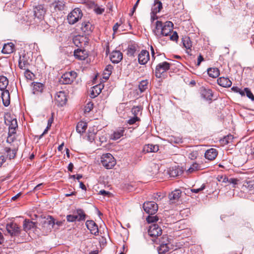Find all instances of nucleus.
<instances>
[{
	"mask_svg": "<svg viewBox=\"0 0 254 254\" xmlns=\"http://www.w3.org/2000/svg\"><path fill=\"white\" fill-rule=\"evenodd\" d=\"M173 24L171 21L162 23L160 21L156 22L155 29L153 33L157 38H160L163 36H167L173 31Z\"/></svg>",
	"mask_w": 254,
	"mask_h": 254,
	"instance_id": "obj_1",
	"label": "nucleus"
},
{
	"mask_svg": "<svg viewBox=\"0 0 254 254\" xmlns=\"http://www.w3.org/2000/svg\"><path fill=\"white\" fill-rule=\"evenodd\" d=\"M101 162L107 169L112 168L116 164V160L110 153L103 154L101 158Z\"/></svg>",
	"mask_w": 254,
	"mask_h": 254,
	"instance_id": "obj_2",
	"label": "nucleus"
},
{
	"mask_svg": "<svg viewBox=\"0 0 254 254\" xmlns=\"http://www.w3.org/2000/svg\"><path fill=\"white\" fill-rule=\"evenodd\" d=\"M82 17V13L81 10L76 8L74 9L67 16V20L70 24H74L80 19Z\"/></svg>",
	"mask_w": 254,
	"mask_h": 254,
	"instance_id": "obj_3",
	"label": "nucleus"
},
{
	"mask_svg": "<svg viewBox=\"0 0 254 254\" xmlns=\"http://www.w3.org/2000/svg\"><path fill=\"white\" fill-rule=\"evenodd\" d=\"M77 76V73L75 71L67 72L63 74L60 79L59 82L63 84H71Z\"/></svg>",
	"mask_w": 254,
	"mask_h": 254,
	"instance_id": "obj_4",
	"label": "nucleus"
},
{
	"mask_svg": "<svg viewBox=\"0 0 254 254\" xmlns=\"http://www.w3.org/2000/svg\"><path fill=\"white\" fill-rule=\"evenodd\" d=\"M85 214L82 210H77L72 215L66 216L67 221L68 222H74L75 221L84 220L85 218Z\"/></svg>",
	"mask_w": 254,
	"mask_h": 254,
	"instance_id": "obj_5",
	"label": "nucleus"
},
{
	"mask_svg": "<svg viewBox=\"0 0 254 254\" xmlns=\"http://www.w3.org/2000/svg\"><path fill=\"white\" fill-rule=\"evenodd\" d=\"M144 210L148 214L152 215L155 214L158 208V205L154 201H148L143 204Z\"/></svg>",
	"mask_w": 254,
	"mask_h": 254,
	"instance_id": "obj_6",
	"label": "nucleus"
},
{
	"mask_svg": "<svg viewBox=\"0 0 254 254\" xmlns=\"http://www.w3.org/2000/svg\"><path fill=\"white\" fill-rule=\"evenodd\" d=\"M170 64L166 62L159 64L156 67L155 75L157 78L161 77V75L170 69Z\"/></svg>",
	"mask_w": 254,
	"mask_h": 254,
	"instance_id": "obj_7",
	"label": "nucleus"
},
{
	"mask_svg": "<svg viewBox=\"0 0 254 254\" xmlns=\"http://www.w3.org/2000/svg\"><path fill=\"white\" fill-rule=\"evenodd\" d=\"M6 228L8 234L11 236H17L20 233V228L15 223L11 222L7 224Z\"/></svg>",
	"mask_w": 254,
	"mask_h": 254,
	"instance_id": "obj_8",
	"label": "nucleus"
},
{
	"mask_svg": "<svg viewBox=\"0 0 254 254\" xmlns=\"http://www.w3.org/2000/svg\"><path fill=\"white\" fill-rule=\"evenodd\" d=\"M31 62V60L28 54H24L20 56L19 59V67L22 69L28 68Z\"/></svg>",
	"mask_w": 254,
	"mask_h": 254,
	"instance_id": "obj_9",
	"label": "nucleus"
},
{
	"mask_svg": "<svg viewBox=\"0 0 254 254\" xmlns=\"http://www.w3.org/2000/svg\"><path fill=\"white\" fill-rule=\"evenodd\" d=\"M56 104L58 106H63L65 104L67 98L66 94L64 91H60L56 93L55 97Z\"/></svg>",
	"mask_w": 254,
	"mask_h": 254,
	"instance_id": "obj_10",
	"label": "nucleus"
},
{
	"mask_svg": "<svg viewBox=\"0 0 254 254\" xmlns=\"http://www.w3.org/2000/svg\"><path fill=\"white\" fill-rule=\"evenodd\" d=\"M148 233L151 237H158L162 234V230L157 224H153L149 226Z\"/></svg>",
	"mask_w": 254,
	"mask_h": 254,
	"instance_id": "obj_11",
	"label": "nucleus"
},
{
	"mask_svg": "<svg viewBox=\"0 0 254 254\" xmlns=\"http://www.w3.org/2000/svg\"><path fill=\"white\" fill-rule=\"evenodd\" d=\"M85 225L87 229L90 231L92 234L95 236L98 235L99 233L98 227L95 222L93 220H87Z\"/></svg>",
	"mask_w": 254,
	"mask_h": 254,
	"instance_id": "obj_12",
	"label": "nucleus"
},
{
	"mask_svg": "<svg viewBox=\"0 0 254 254\" xmlns=\"http://www.w3.org/2000/svg\"><path fill=\"white\" fill-rule=\"evenodd\" d=\"M34 15L39 19H42L46 13L43 5H38L34 9Z\"/></svg>",
	"mask_w": 254,
	"mask_h": 254,
	"instance_id": "obj_13",
	"label": "nucleus"
},
{
	"mask_svg": "<svg viewBox=\"0 0 254 254\" xmlns=\"http://www.w3.org/2000/svg\"><path fill=\"white\" fill-rule=\"evenodd\" d=\"M149 59V52L146 50H142L138 55V62L141 64H145Z\"/></svg>",
	"mask_w": 254,
	"mask_h": 254,
	"instance_id": "obj_14",
	"label": "nucleus"
},
{
	"mask_svg": "<svg viewBox=\"0 0 254 254\" xmlns=\"http://www.w3.org/2000/svg\"><path fill=\"white\" fill-rule=\"evenodd\" d=\"M110 58L112 63H118L122 60L123 55L119 51H115L111 53Z\"/></svg>",
	"mask_w": 254,
	"mask_h": 254,
	"instance_id": "obj_15",
	"label": "nucleus"
},
{
	"mask_svg": "<svg viewBox=\"0 0 254 254\" xmlns=\"http://www.w3.org/2000/svg\"><path fill=\"white\" fill-rule=\"evenodd\" d=\"M218 155V152L214 148H210L206 151L205 153V157L209 160H213Z\"/></svg>",
	"mask_w": 254,
	"mask_h": 254,
	"instance_id": "obj_16",
	"label": "nucleus"
},
{
	"mask_svg": "<svg viewBox=\"0 0 254 254\" xmlns=\"http://www.w3.org/2000/svg\"><path fill=\"white\" fill-rule=\"evenodd\" d=\"M218 84L223 87H229L232 85L231 81L227 77H220L217 79Z\"/></svg>",
	"mask_w": 254,
	"mask_h": 254,
	"instance_id": "obj_17",
	"label": "nucleus"
},
{
	"mask_svg": "<svg viewBox=\"0 0 254 254\" xmlns=\"http://www.w3.org/2000/svg\"><path fill=\"white\" fill-rule=\"evenodd\" d=\"M159 150V146L157 144H148L144 146L143 151L145 153L156 152Z\"/></svg>",
	"mask_w": 254,
	"mask_h": 254,
	"instance_id": "obj_18",
	"label": "nucleus"
},
{
	"mask_svg": "<svg viewBox=\"0 0 254 254\" xmlns=\"http://www.w3.org/2000/svg\"><path fill=\"white\" fill-rule=\"evenodd\" d=\"M14 51V45L11 43L4 44L2 49V53L4 54H9Z\"/></svg>",
	"mask_w": 254,
	"mask_h": 254,
	"instance_id": "obj_19",
	"label": "nucleus"
},
{
	"mask_svg": "<svg viewBox=\"0 0 254 254\" xmlns=\"http://www.w3.org/2000/svg\"><path fill=\"white\" fill-rule=\"evenodd\" d=\"M181 191L179 190H176L169 195V198L171 203H175L178 200L180 197Z\"/></svg>",
	"mask_w": 254,
	"mask_h": 254,
	"instance_id": "obj_20",
	"label": "nucleus"
},
{
	"mask_svg": "<svg viewBox=\"0 0 254 254\" xmlns=\"http://www.w3.org/2000/svg\"><path fill=\"white\" fill-rule=\"evenodd\" d=\"M103 86L101 84L96 85L92 88L90 93V97L95 98L97 97L102 91Z\"/></svg>",
	"mask_w": 254,
	"mask_h": 254,
	"instance_id": "obj_21",
	"label": "nucleus"
},
{
	"mask_svg": "<svg viewBox=\"0 0 254 254\" xmlns=\"http://www.w3.org/2000/svg\"><path fill=\"white\" fill-rule=\"evenodd\" d=\"M1 96L3 105L4 106H8L10 104V96L8 90H2Z\"/></svg>",
	"mask_w": 254,
	"mask_h": 254,
	"instance_id": "obj_22",
	"label": "nucleus"
},
{
	"mask_svg": "<svg viewBox=\"0 0 254 254\" xmlns=\"http://www.w3.org/2000/svg\"><path fill=\"white\" fill-rule=\"evenodd\" d=\"M162 8V2L159 0H155L153 5L152 7V13L156 14L161 11Z\"/></svg>",
	"mask_w": 254,
	"mask_h": 254,
	"instance_id": "obj_23",
	"label": "nucleus"
},
{
	"mask_svg": "<svg viewBox=\"0 0 254 254\" xmlns=\"http://www.w3.org/2000/svg\"><path fill=\"white\" fill-rule=\"evenodd\" d=\"M93 26L89 22H84L82 23L81 30L86 34H89L93 30Z\"/></svg>",
	"mask_w": 254,
	"mask_h": 254,
	"instance_id": "obj_24",
	"label": "nucleus"
},
{
	"mask_svg": "<svg viewBox=\"0 0 254 254\" xmlns=\"http://www.w3.org/2000/svg\"><path fill=\"white\" fill-rule=\"evenodd\" d=\"M74 55L76 58L80 60H83L87 57L86 51L79 49L74 51Z\"/></svg>",
	"mask_w": 254,
	"mask_h": 254,
	"instance_id": "obj_25",
	"label": "nucleus"
},
{
	"mask_svg": "<svg viewBox=\"0 0 254 254\" xmlns=\"http://www.w3.org/2000/svg\"><path fill=\"white\" fill-rule=\"evenodd\" d=\"M23 227L24 230L27 232L32 228L36 227L35 223L30 221L29 220L25 219L23 222Z\"/></svg>",
	"mask_w": 254,
	"mask_h": 254,
	"instance_id": "obj_26",
	"label": "nucleus"
},
{
	"mask_svg": "<svg viewBox=\"0 0 254 254\" xmlns=\"http://www.w3.org/2000/svg\"><path fill=\"white\" fill-rule=\"evenodd\" d=\"M44 88V85L39 82H35L33 84V93L38 94L41 93Z\"/></svg>",
	"mask_w": 254,
	"mask_h": 254,
	"instance_id": "obj_27",
	"label": "nucleus"
},
{
	"mask_svg": "<svg viewBox=\"0 0 254 254\" xmlns=\"http://www.w3.org/2000/svg\"><path fill=\"white\" fill-rule=\"evenodd\" d=\"M183 43L184 46L187 50V53L189 55H191L190 52L191 51V48L192 46L191 42L190 40V38L185 37L183 39Z\"/></svg>",
	"mask_w": 254,
	"mask_h": 254,
	"instance_id": "obj_28",
	"label": "nucleus"
},
{
	"mask_svg": "<svg viewBox=\"0 0 254 254\" xmlns=\"http://www.w3.org/2000/svg\"><path fill=\"white\" fill-rule=\"evenodd\" d=\"M87 127V124L84 122H79L76 126V131L79 133L85 132Z\"/></svg>",
	"mask_w": 254,
	"mask_h": 254,
	"instance_id": "obj_29",
	"label": "nucleus"
},
{
	"mask_svg": "<svg viewBox=\"0 0 254 254\" xmlns=\"http://www.w3.org/2000/svg\"><path fill=\"white\" fill-rule=\"evenodd\" d=\"M55 224V219L52 216H49L44 221V226L47 225L49 227V229L51 230L53 228Z\"/></svg>",
	"mask_w": 254,
	"mask_h": 254,
	"instance_id": "obj_30",
	"label": "nucleus"
},
{
	"mask_svg": "<svg viewBox=\"0 0 254 254\" xmlns=\"http://www.w3.org/2000/svg\"><path fill=\"white\" fill-rule=\"evenodd\" d=\"M8 84L7 78L4 76H0V90L1 91L6 90V88Z\"/></svg>",
	"mask_w": 254,
	"mask_h": 254,
	"instance_id": "obj_31",
	"label": "nucleus"
},
{
	"mask_svg": "<svg viewBox=\"0 0 254 254\" xmlns=\"http://www.w3.org/2000/svg\"><path fill=\"white\" fill-rule=\"evenodd\" d=\"M207 73L212 78H216L220 74L219 70L217 68H209L207 69Z\"/></svg>",
	"mask_w": 254,
	"mask_h": 254,
	"instance_id": "obj_32",
	"label": "nucleus"
},
{
	"mask_svg": "<svg viewBox=\"0 0 254 254\" xmlns=\"http://www.w3.org/2000/svg\"><path fill=\"white\" fill-rule=\"evenodd\" d=\"M113 67L111 64L107 65L103 71V78L108 79L112 73Z\"/></svg>",
	"mask_w": 254,
	"mask_h": 254,
	"instance_id": "obj_33",
	"label": "nucleus"
},
{
	"mask_svg": "<svg viewBox=\"0 0 254 254\" xmlns=\"http://www.w3.org/2000/svg\"><path fill=\"white\" fill-rule=\"evenodd\" d=\"M202 95L207 100H211L213 96L212 91L209 89L204 88L201 91Z\"/></svg>",
	"mask_w": 254,
	"mask_h": 254,
	"instance_id": "obj_34",
	"label": "nucleus"
},
{
	"mask_svg": "<svg viewBox=\"0 0 254 254\" xmlns=\"http://www.w3.org/2000/svg\"><path fill=\"white\" fill-rule=\"evenodd\" d=\"M124 133V129H120L115 131L114 133L112 135L111 138L113 140H117L119 139L121 136H123Z\"/></svg>",
	"mask_w": 254,
	"mask_h": 254,
	"instance_id": "obj_35",
	"label": "nucleus"
},
{
	"mask_svg": "<svg viewBox=\"0 0 254 254\" xmlns=\"http://www.w3.org/2000/svg\"><path fill=\"white\" fill-rule=\"evenodd\" d=\"M169 249L170 246L167 245L166 244H160L157 250L159 254H165L169 252Z\"/></svg>",
	"mask_w": 254,
	"mask_h": 254,
	"instance_id": "obj_36",
	"label": "nucleus"
},
{
	"mask_svg": "<svg viewBox=\"0 0 254 254\" xmlns=\"http://www.w3.org/2000/svg\"><path fill=\"white\" fill-rule=\"evenodd\" d=\"M5 151L7 153V156L9 157L10 160L13 159L16 154V149H11L10 148L5 147L4 149Z\"/></svg>",
	"mask_w": 254,
	"mask_h": 254,
	"instance_id": "obj_37",
	"label": "nucleus"
},
{
	"mask_svg": "<svg viewBox=\"0 0 254 254\" xmlns=\"http://www.w3.org/2000/svg\"><path fill=\"white\" fill-rule=\"evenodd\" d=\"M201 169V166L197 163H193L188 169L187 172L190 173H193Z\"/></svg>",
	"mask_w": 254,
	"mask_h": 254,
	"instance_id": "obj_38",
	"label": "nucleus"
},
{
	"mask_svg": "<svg viewBox=\"0 0 254 254\" xmlns=\"http://www.w3.org/2000/svg\"><path fill=\"white\" fill-rule=\"evenodd\" d=\"M55 9L58 10H64V3L63 1H58L55 2L54 4Z\"/></svg>",
	"mask_w": 254,
	"mask_h": 254,
	"instance_id": "obj_39",
	"label": "nucleus"
},
{
	"mask_svg": "<svg viewBox=\"0 0 254 254\" xmlns=\"http://www.w3.org/2000/svg\"><path fill=\"white\" fill-rule=\"evenodd\" d=\"M168 174L170 176V177H176L179 176V171L178 169H175L173 167L170 168L169 170H168Z\"/></svg>",
	"mask_w": 254,
	"mask_h": 254,
	"instance_id": "obj_40",
	"label": "nucleus"
},
{
	"mask_svg": "<svg viewBox=\"0 0 254 254\" xmlns=\"http://www.w3.org/2000/svg\"><path fill=\"white\" fill-rule=\"evenodd\" d=\"M148 81L147 80H142L139 84V89L142 92L147 88Z\"/></svg>",
	"mask_w": 254,
	"mask_h": 254,
	"instance_id": "obj_41",
	"label": "nucleus"
},
{
	"mask_svg": "<svg viewBox=\"0 0 254 254\" xmlns=\"http://www.w3.org/2000/svg\"><path fill=\"white\" fill-rule=\"evenodd\" d=\"M243 91H245V95H246L252 101H254V95L249 88H245Z\"/></svg>",
	"mask_w": 254,
	"mask_h": 254,
	"instance_id": "obj_42",
	"label": "nucleus"
},
{
	"mask_svg": "<svg viewBox=\"0 0 254 254\" xmlns=\"http://www.w3.org/2000/svg\"><path fill=\"white\" fill-rule=\"evenodd\" d=\"M159 243L160 244H166L167 245L170 246V241L167 235L163 236L159 240Z\"/></svg>",
	"mask_w": 254,
	"mask_h": 254,
	"instance_id": "obj_43",
	"label": "nucleus"
},
{
	"mask_svg": "<svg viewBox=\"0 0 254 254\" xmlns=\"http://www.w3.org/2000/svg\"><path fill=\"white\" fill-rule=\"evenodd\" d=\"M141 108L139 106H134L131 109V113L133 115V116L135 117L138 116L139 113L141 112Z\"/></svg>",
	"mask_w": 254,
	"mask_h": 254,
	"instance_id": "obj_44",
	"label": "nucleus"
},
{
	"mask_svg": "<svg viewBox=\"0 0 254 254\" xmlns=\"http://www.w3.org/2000/svg\"><path fill=\"white\" fill-rule=\"evenodd\" d=\"M140 121V119L139 117L137 116H133L132 118H131L127 121V123L129 125H134L136 124V122H138Z\"/></svg>",
	"mask_w": 254,
	"mask_h": 254,
	"instance_id": "obj_45",
	"label": "nucleus"
},
{
	"mask_svg": "<svg viewBox=\"0 0 254 254\" xmlns=\"http://www.w3.org/2000/svg\"><path fill=\"white\" fill-rule=\"evenodd\" d=\"M93 108V104L89 102L86 104L84 107V112L85 113L90 112Z\"/></svg>",
	"mask_w": 254,
	"mask_h": 254,
	"instance_id": "obj_46",
	"label": "nucleus"
},
{
	"mask_svg": "<svg viewBox=\"0 0 254 254\" xmlns=\"http://www.w3.org/2000/svg\"><path fill=\"white\" fill-rule=\"evenodd\" d=\"M231 90L234 92L239 93L242 96H245V91H243V90L238 88V87L234 86L231 88Z\"/></svg>",
	"mask_w": 254,
	"mask_h": 254,
	"instance_id": "obj_47",
	"label": "nucleus"
},
{
	"mask_svg": "<svg viewBox=\"0 0 254 254\" xmlns=\"http://www.w3.org/2000/svg\"><path fill=\"white\" fill-rule=\"evenodd\" d=\"M158 219L156 216H149L146 219L147 221L149 223L156 222L158 221Z\"/></svg>",
	"mask_w": 254,
	"mask_h": 254,
	"instance_id": "obj_48",
	"label": "nucleus"
},
{
	"mask_svg": "<svg viewBox=\"0 0 254 254\" xmlns=\"http://www.w3.org/2000/svg\"><path fill=\"white\" fill-rule=\"evenodd\" d=\"M24 75L27 79H31L33 76V73L28 69V68L25 69Z\"/></svg>",
	"mask_w": 254,
	"mask_h": 254,
	"instance_id": "obj_49",
	"label": "nucleus"
},
{
	"mask_svg": "<svg viewBox=\"0 0 254 254\" xmlns=\"http://www.w3.org/2000/svg\"><path fill=\"white\" fill-rule=\"evenodd\" d=\"M198 156V152L196 151H192L189 154V158L191 160H194L197 158Z\"/></svg>",
	"mask_w": 254,
	"mask_h": 254,
	"instance_id": "obj_50",
	"label": "nucleus"
},
{
	"mask_svg": "<svg viewBox=\"0 0 254 254\" xmlns=\"http://www.w3.org/2000/svg\"><path fill=\"white\" fill-rule=\"evenodd\" d=\"M94 10L97 14H101L104 11L105 9L103 8L96 6L94 8Z\"/></svg>",
	"mask_w": 254,
	"mask_h": 254,
	"instance_id": "obj_51",
	"label": "nucleus"
},
{
	"mask_svg": "<svg viewBox=\"0 0 254 254\" xmlns=\"http://www.w3.org/2000/svg\"><path fill=\"white\" fill-rule=\"evenodd\" d=\"M17 127V121L15 119H13L11 121V124L9 125V127L11 129H15Z\"/></svg>",
	"mask_w": 254,
	"mask_h": 254,
	"instance_id": "obj_52",
	"label": "nucleus"
},
{
	"mask_svg": "<svg viewBox=\"0 0 254 254\" xmlns=\"http://www.w3.org/2000/svg\"><path fill=\"white\" fill-rule=\"evenodd\" d=\"M205 185L204 184H203L199 188L192 189L191 190V191L192 192L198 193L199 191L203 190L205 189Z\"/></svg>",
	"mask_w": 254,
	"mask_h": 254,
	"instance_id": "obj_53",
	"label": "nucleus"
},
{
	"mask_svg": "<svg viewBox=\"0 0 254 254\" xmlns=\"http://www.w3.org/2000/svg\"><path fill=\"white\" fill-rule=\"evenodd\" d=\"M170 39L172 41H177L178 35L176 32H173V34L170 36Z\"/></svg>",
	"mask_w": 254,
	"mask_h": 254,
	"instance_id": "obj_54",
	"label": "nucleus"
},
{
	"mask_svg": "<svg viewBox=\"0 0 254 254\" xmlns=\"http://www.w3.org/2000/svg\"><path fill=\"white\" fill-rule=\"evenodd\" d=\"M233 139V136L232 135H228L224 139V141H226L227 144L230 143Z\"/></svg>",
	"mask_w": 254,
	"mask_h": 254,
	"instance_id": "obj_55",
	"label": "nucleus"
},
{
	"mask_svg": "<svg viewBox=\"0 0 254 254\" xmlns=\"http://www.w3.org/2000/svg\"><path fill=\"white\" fill-rule=\"evenodd\" d=\"M238 181L239 180L237 179L231 178L229 179V184H233L234 185L233 188H235V185L237 184Z\"/></svg>",
	"mask_w": 254,
	"mask_h": 254,
	"instance_id": "obj_56",
	"label": "nucleus"
},
{
	"mask_svg": "<svg viewBox=\"0 0 254 254\" xmlns=\"http://www.w3.org/2000/svg\"><path fill=\"white\" fill-rule=\"evenodd\" d=\"M80 37H76L73 39V42L76 45V46L79 47V44H80Z\"/></svg>",
	"mask_w": 254,
	"mask_h": 254,
	"instance_id": "obj_57",
	"label": "nucleus"
},
{
	"mask_svg": "<svg viewBox=\"0 0 254 254\" xmlns=\"http://www.w3.org/2000/svg\"><path fill=\"white\" fill-rule=\"evenodd\" d=\"M120 24L118 23H116L113 27V30L114 31V34H115L117 32L118 29L119 27L120 26Z\"/></svg>",
	"mask_w": 254,
	"mask_h": 254,
	"instance_id": "obj_58",
	"label": "nucleus"
},
{
	"mask_svg": "<svg viewBox=\"0 0 254 254\" xmlns=\"http://www.w3.org/2000/svg\"><path fill=\"white\" fill-rule=\"evenodd\" d=\"M139 0H137V1L136 2V3H135L134 5L133 6V7L132 8V10L131 13H130V15H132L134 12L135 11L136 8L137 7L138 4L139 3Z\"/></svg>",
	"mask_w": 254,
	"mask_h": 254,
	"instance_id": "obj_59",
	"label": "nucleus"
},
{
	"mask_svg": "<svg viewBox=\"0 0 254 254\" xmlns=\"http://www.w3.org/2000/svg\"><path fill=\"white\" fill-rule=\"evenodd\" d=\"M95 134L94 133H91V134H89L88 135V138L89 140L90 141H92L93 140H94Z\"/></svg>",
	"mask_w": 254,
	"mask_h": 254,
	"instance_id": "obj_60",
	"label": "nucleus"
},
{
	"mask_svg": "<svg viewBox=\"0 0 254 254\" xmlns=\"http://www.w3.org/2000/svg\"><path fill=\"white\" fill-rule=\"evenodd\" d=\"M5 162V157L1 156L0 157V167Z\"/></svg>",
	"mask_w": 254,
	"mask_h": 254,
	"instance_id": "obj_61",
	"label": "nucleus"
},
{
	"mask_svg": "<svg viewBox=\"0 0 254 254\" xmlns=\"http://www.w3.org/2000/svg\"><path fill=\"white\" fill-rule=\"evenodd\" d=\"M203 60V58L202 57V56L200 55L198 57V59H197V65H199L201 62Z\"/></svg>",
	"mask_w": 254,
	"mask_h": 254,
	"instance_id": "obj_62",
	"label": "nucleus"
},
{
	"mask_svg": "<svg viewBox=\"0 0 254 254\" xmlns=\"http://www.w3.org/2000/svg\"><path fill=\"white\" fill-rule=\"evenodd\" d=\"M221 178L222 179V182L223 183H229V179H228L227 177H226V176L221 177Z\"/></svg>",
	"mask_w": 254,
	"mask_h": 254,
	"instance_id": "obj_63",
	"label": "nucleus"
},
{
	"mask_svg": "<svg viewBox=\"0 0 254 254\" xmlns=\"http://www.w3.org/2000/svg\"><path fill=\"white\" fill-rule=\"evenodd\" d=\"M73 168V164L71 163H70L68 166V170L70 172H72Z\"/></svg>",
	"mask_w": 254,
	"mask_h": 254,
	"instance_id": "obj_64",
	"label": "nucleus"
}]
</instances>
